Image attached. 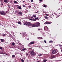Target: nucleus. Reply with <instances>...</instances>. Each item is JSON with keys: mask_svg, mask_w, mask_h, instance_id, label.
<instances>
[{"mask_svg": "<svg viewBox=\"0 0 62 62\" xmlns=\"http://www.w3.org/2000/svg\"><path fill=\"white\" fill-rule=\"evenodd\" d=\"M56 53V50H54L52 51V54H55Z\"/></svg>", "mask_w": 62, "mask_h": 62, "instance_id": "6", "label": "nucleus"}, {"mask_svg": "<svg viewBox=\"0 0 62 62\" xmlns=\"http://www.w3.org/2000/svg\"><path fill=\"white\" fill-rule=\"evenodd\" d=\"M39 19V17H37V18H35V20H37V19Z\"/></svg>", "mask_w": 62, "mask_h": 62, "instance_id": "21", "label": "nucleus"}, {"mask_svg": "<svg viewBox=\"0 0 62 62\" xmlns=\"http://www.w3.org/2000/svg\"><path fill=\"white\" fill-rule=\"evenodd\" d=\"M24 25H27V22L24 23Z\"/></svg>", "mask_w": 62, "mask_h": 62, "instance_id": "14", "label": "nucleus"}, {"mask_svg": "<svg viewBox=\"0 0 62 62\" xmlns=\"http://www.w3.org/2000/svg\"><path fill=\"white\" fill-rule=\"evenodd\" d=\"M62 52V50H61Z\"/></svg>", "mask_w": 62, "mask_h": 62, "instance_id": "53", "label": "nucleus"}, {"mask_svg": "<svg viewBox=\"0 0 62 62\" xmlns=\"http://www.w3.org/2000/svg\"><path fill=\"white\" fill-rule=\"evenodd\" d=\"M17 8H19L20 9H22V7L20 6H19V7H17Z\"/></svg>", "mask_w": 62, "mask_h": 62, "instance_id": "9", "label": "nucleus"}, {"mask_svg": "<svg viewBox=\"0 0 62 62\" xmlns=\"http://www.w3.org/2000/svg\"><path fill=\"white\" fill-rule=\"evenodd\" d=\"M59 46L60 47H62V46L61 45L59 44Z\"/></svg>", "mask_w": 62, "mask_h": 62, "instance_id": "22", "label": "nucleus"}, {"mask_svg": "<svg viewBox=\"0 0 62 62\" xmlns=\"http://www.w3.org/2000/svg\"><path fill=\"white\" fill-rule=\"evenodd\" d=\"M3 49V48L2 47H0V50H2Z\"/></svg>", "mask_w": 62, "mask_h": 62, "instance_id": "27", "label": "nucleus"}, {"mask_svg": "<svg viewBox=\"0 0 62 62\" xmlns=\"http://www.w3.org/2000/svg\"><path fill=\"white\" fill-rule=\"evenodd\" d=\"M51 23H52L51 22H48L47 21L46 22L44 23L45 24H51Z\"/></svg>", "mask_w": 62, "mask_h": 62, "instance_id": "4", "label": "nucleus"}, {"mask_svg": "<svg viewBox=\"0 0 62 62\" xmlns=\"http://www.w3.org/2000/svg\"><path fill=\"white\" fill-rule=\"evenodd\" d=\"M26 55H28V54H27V53L26 54Z\"/></svg>", "mask_w": 62, "mask_h": 62, "instance_id": "49", "label": "nucleus"}, {"mask_svg": "<svg viewBox=\"0 0 62 62\" xmlns=\"http://www.w3.org/2000/svg\"><path fill=\"white\" fill-rule=\"evenodd\" d=\"M25 50V48H23L22 49V50H23V51H24V50Z\"/></svg>", "mask_w": 62, "mask_h": 62, "instance_id": "33", "label": "nucleus"}, {"mask_svg": "<svg viewBox=\"0 0 62 62\" xmlns=\"http://www.w3.org/2000/svg\"><path fill=\"white\" fill-rule=\"evenodd\" d=\"M23 7H25V5H23Z\"/></svg>", "mask_w": 62, "mask_h": 62, "instance_id": "36", "label": "nucleus"}, {"mask_svg": "<svg viewBox=\"0 0 62 62\" xmlns=\"http://www.w3.org/2000/svg\"><path fill=\"white\" fill-rule=\"evenodd\" d=\"M17 12H18V11H16L15 12V13H16V14H17V15L18 14H16Z\"/></svg>", "mask_w": 62, "mask_h": 62, "instance_id": "30", "label": "nucleus"}, {"mask_svg": "<svg viewBox=\"0 0 62 62\" xmlns=\"http://www.w3.org/2000/svg\"><path fill=\"white\" fill-rule=\"evenodd\" d=\"M27 25L31 26L32 27H39L40 26V23L37 22L33 24H31L30 22H27Z\"/></svg>", "mask_w": 62, "mask_h": 62, "instance_id": "1", "label": "nucleus"}, {"mask_svg": "<svg viewBox=\"0 0 62 62\" xmlns=\"http://www.w3.org/2000/svg\"><path fill=\"white\" fill-rule=\"evenodd\" d=\"M45 15H46V16H48V15L47 14H46Z\"/></svg>", "mask_w": 62, "mask_h": 62, "instance_id": "41", "label": "nucleus"}, {"mask_svg": "<svg viewBox=\"0 0 62 62\" xmlns=\"http://www.w3.org/2000/svg\"><path fill=\"white\" fill-rule=\"evenodd\" d=\"M39 1H40V2H41V1H42V0H39Z\"/></svg>", "mask_w": 62, "mask_h": 62, "instance_id": "44", "label": "nucleus"}, {"mask_svg": "<svg viewBox=\"0 0 62 62\" xmlns=\"http://www.w3.org/2000/svg\"><path fill=\"white\" fill-rule=\"evenodd\" d=\"M31 2H33V0H31Z\"/></svg>", "mask_w": 62, "mask_h": 62, "instance_id": "39", "label": "nucleus"}, {"mask_svg": "<svg viewBox=\"0 0 62 62\" xmlns=\"http://www.w3.org/2000/svg\"><path fill=\"white\" fill-rule=\"evenodd\" d=\"M23 2H25V1H23Z\"/></svg>", "mask_w": 62, "mask_h": 62, "instance_id": "48", "label": "nucleus"}, {"mask_svg": "<svg viewBox=\"0 0 62 62\" xmlns=\"http://www.w3.org/2000/svg\"><path fill=\"white\" fill-rule=\"evenodd\" d=\"M0 14L2 15H6V13H5L4 11H0Z\"/></svg>", "mask_w": 62, "mask_h": 62, "instance_id": "3", "label": "nucleus"}, {"mask_svg": "<svg viewBox=\"0 0 62 62\" xmlns=\"http://www.w3.org/2000/svg\"><path fill=\"white\" fill-rule=\"evenodd\" d=\"M30 20H33V19H30Z\"/></svg>", "mask_w": 62, "mask_h": 62, "instance_id": "46", "label": "nucleus"}, {"mask_svg": "<svg viewBox=\"0 0 62 62\" xmlns=\"http://www.w3.org/2000/svg\"><path fill=\"white\" fill-rule=\"evenodd\" d=\"M14 3H15L16 4H17V2L16 1H14Z\"/></svg>", "mask_w": 62, "mask_h": 62, "instance_id": "23", "label": "nucleus"}, {"mask_svg": "<svg viewBox=\"0 0 62 62\" xmlns=\"http://www.w3.org/2000/svg\"><path fill=\"white\" fill-rule=\"evenodd\" d=\"M19 14H20V15H22L23 14V13L22 12L20 11L19 13H18Z\"/></svg>", "mask_w": 62, "mask_h": 62, "instance_id": "11", "label": "nucleus"}, {"mask_svg": "<svg viewBox=\"0 0 62 62\" xmlns=\"http://www.w3.org/2000/svg\"><path fill=\"white\" fill-rule=\"evenodd\" d=\"M1 42H4V39H1Z\"/></svg>", "mask_w": 62, "mask_h": 62, "instance_id": "18", "label": "nucleus"}, {"mask_svg": "<svg viewBox=\"0 0 62 62\" xmlns=\"http://www.w3.org/2000/svg\"><path fill=\"white\" fill-rule=\"evenodd\" d=\"M8 7L9 8H10V5H8Z\"/></svg>", "mask_w": 62, "mask_h": 62, "instance_id": "19", "label": "nucleus"}, {"mask_svg": "<svg viewBox=\"0 0 62 62\" xmlns=\"http://www.w3.org/2000/svg\"><path fill=\"white\" fill-rule=\"evenodd\" d=\"M4 1L5 3H7L8 2V0H4Z\"/></svg>", "mask_w": 62, "mask_h": 62, "instance_id": "8", "label": "nucleus"}, {"mask_svg": "<svg viewBox=\"0 0 62 62\" xmlns=\"http://www.w3.org/2000/svg\"><path fill=\"white\" fill-rule=\"evenodd\" d=\"M52 58H55V57H56V56L55 55H52Z\"/></svg>", "mask_w": 62, "mask_h": 62, "instance_id": "10", "label": "nucleus"}, {"mask_svg": "<svg viewBox=\"0 0 62 62\" xmlns=\"http://www.w3.org/2000/svg\"><path fill=\"white\" fill-rule=\"evenodd\" d=\"M4 26H3V25H1V27L2 29H4Z\"/></svg>", "mask_w": 62, "mask_h": 62, "instance_id": "13", "label": "nucleus"}, {"mask_svg": "<svg viewBox=\"0 0 62 62\" xmlns=\"http://www.w3.org/2000/svg\"><path fill=\"white\" fill-rule=\"evenodd\" d=\"M29 8H31V6H29Z\"/></svg>", "mask_w": 62, "mask_h": 62, "instance_id": "42", "label": "nucleus"}, {"mask_svg": "<svg viewBox=\"0 0 62 62\" xmlns=\"http://www.w3.org/2000/svg\"><path fill=\"white\" fill-rule=\"evenodd\" d=\"M44 30L45 31H48V28L47 26H45L44 28Z\"/></svg>", "mask_w": 62, "mask_h": 62, "instance_id": "5", "label": "nucleus"}, {"mask_svg": "<svg viewBox=\"0 0 62 62\" xmlns=\"http://www.w3.org/2000/svg\"><path fill=\"white\" fill-rule=\"evenodd\" d=\"M41 55H42V54H40L39 55V56H41Z\"/></svg>", "mask_w": 62, "mask_h": 62, "instance_id": "31", "label": "nucleus"}, {"mask_svg": "<svg viewBox=\"0 0 62 62\" xmlns=\"http://www.w3.org/2000/svg\"><path fill=\"white\" fill-rule=\"evenodd\" d=\"M39 39H43V38H42V37H39Z\"/></svg>", "mask_w": 62, "mask_h": 62, "instance_id": "29", "label": "nucleus"}, {"mask_svg": "<svg viewBox=\"0 0 62 62\" xmlns=\"http://www.w3.org/2000/svg\"><path fill=\"white\" fill-rule=\"evenodd\" d=\"M34 43V41H33L32 42H31L30 43H29V45H31L32 44H33Z\"/></svg>", "mask_w": 62, "mask_h": 62, "instance_id": "7", "label": "nucleus"}, {"mask_svg": "<svg viewBox=\"0 0 62 62\" xmlns=\"http://www.w3.org/2000/svg\"><path fill=\"white\" fill-rule=\"evenodd\" d=\"M43 61L44 62H46V61H47V60L46 59H45Z\"/></svg>", "mask_w": 62, "mask_h": 62, "instance_id": "17", "label": "nucleus"}, {"mask_svg": "<svg viewBox=\"0 0 62 62\" xmlns=\"http://www.w3.org/2000/svg\"><path fill=\"white\" fill-rule=\"evenodd\" d=\"M44 18L46 19H48V17L47 16H45L44 17Z\"/></svg>", "mask_w": 62, "mask_h": 62, "instance_id": "20", "label": "nucleus"}, {"mask_svg": "<svg viewBox=\"0 0 62 62\" xmlns=\"http://www.w3.org/2000/svg\"><path fill=\"white\" fill-rule=\"evenodd\" d=\"M12 45L13 46H14L15 45V43L14 42L12 43Z\"/></svg>", "mask_w": 62, "mask_h": 62, "instance_id": "16", "label": "nucleus"}, {"mask_svg": "<svg viewBox=\"0 0 62 62\" xmlns=\"http://www.w3.org/2000/svg\"><path fill=\"white\" fill-rule=\"evenodd\" d=\"M39 62V61H38V62Z\"/></svg>", "mask_w": 62, "mask_h": 62, "instance_id": "51", "label": "nucleus"}, {"mask_svg": "<svg viewBox=\"0 0 62 62\" xmlns=\"http://www.w3.org/2000/svg\"><path fill=\"white\" fill-rule=\"evenodd\" d=\"M44 41L45 43H46V40H45Z\"/></svg>", "mask_w": 62, "mask_h": 62, "instance_id": "38", "label": "nucleus"}, {"mask_svg": "<svg viewBox=\"0 0 62 62\" xmlns=\"http://www.w3.org/2000/svg\"><path fill=\"white\" fill-rule=\"evenodd\" d=\"M1 54H3V52H2V53Z\"/></svg>", "mask_w": 62, "mask_h": 62, "instance_id": "50", "label": "nucleus"}, {"mask_svg": "<svg viewBox=\"0 0 62 62\" xmlns=\"http://www.w3.org/2000/svg\"><path fill=\"white\" fill-rule=\"evenodd\" d=\"M46 6H47V5H44V7L45 8H46Z\"/></svg>", "mask_w": 62, "mask_h": 62, "instance_id": "25", "label": "nucleus"}, {"mask_svg": "<svg viewBox=\"0 0 62 62\" xmlns=\"http://www.w3.org/2000/svg\"><path fill=\"white\" fill-rule=\"evenodd\" d=\"M40 29H38V30H40Z\"/></svg>", "mask_w": 62, "mask_h": 62, "instance_id": "43", "label": "nucleus"}, {"mask_svg": "<svg viewBox=\"0 0 62 62\" xmlns=\"http://www.w3.org/2000/svg\"><path fill=\"white\" fill-rule=\"evenodd\" d=\"M15 55H12V58H14V57H15Z\"/></svg>", "mask_w": 62, "mask_h": 62, "instance_id": "12", "label": "nucleus"}, {"mask_svg": "<svg viewBox=\"0 0 62 62\" xmlns=\"http://www.w3.org/2000/svg\"><path fill=\"white\" fill-rule=\"evenodd\" d=\"M49 42H53V41H49Z\"/></svg>", "mask_w": 62, "mask_h": 62, "instance_id": "37", "label": "nucleus"}, {"mask_svg": "<svg viewBox=\"0 0 62 62\" xmlns=\"http://www.w3.org/2000/svg\"><path fill=\"white\" fill-rule=\"evenodd\" d=\"M30 54H31L32 55H35V53L33 51H31L30 52Z\"/></svg>", "mask_w": 62, "mask_h": 62, "instance_id": "2", "label": "nucleus"}, {"mask_svg": "<svg viewBox=\"0 0 62 62\" xmlns=\"http://www.w3.org/2000/svg\"><path fill=\"white\" fill-rule=\"evenodd\" d=\"M2 35H3L4 36H6V34H5L3 33L2 34Z\"/></svg>", "mask_w": 62, "mask_h": 62, "instance_id": "24", "label": "nucleus"}, {"mask_svg": "<svg viewBox=\"0 0 62 62\" xmlns=\"http://www.w3.org/2000/svg\"><path fill=\"white\" fill-rule=\"evenodd\" d=\"M21 61L22 62H24V60H23L22 59L21 60Z\"/></svg>", "mask_w": 62, "mask_h": 62, "instance_id": "26", "label": "nucleus"}, {"mask_svg": "<svg viewBox=\"0 0 62 62\" xmlns=\"http://www.w3.org/2000/svg\"><path fill=\"white\" fill-rule=\"evenodd\" d=\"M1 5H2V6H3V3L2 2H1Z\"/></svg>", "mask_w": 62, "mask_h": 62, "instance_id": "35", "label": "nucleus"}, {"mask_svg": "<svg viewBox=\"0 0 62 62\" xmlns=\"http://www.w3.org/2000/svg\"><path fill=\"white\" fill-rule=\"evenodd\" d=\"M56 18H57V17H59V16H56Z\"/></svg>", "mask_w": 62, "mask_h": 62, "instance_id": "34", "label": "nucleus"}, {"mask_svg": "<svg viewBox=\"0 0 62 62\" xmlns=\"http://www.w3.org/2000/svg\"><path fill=\"white\" fill-rule=\"evenodd\" d=\"M32 21H36V19H32Z\"/></svg>", "mask_w": 62, "mask_h": 62, "instance_id": "32", "label": "nucleus"}, {"mask_svg": "<svg viewBox=\"0 0 62 62\" xmlns=\"http://www.w3.org/2000/svg\"><path fill=\"white\" fill-rule=\"evenodd\" d=\"M33 17H37L35 15H33Z\"/></svg>", "mask_w": 62, "mask_h": 62, "instance_id": "15", "label": "nucleus"}, {"mask_svg": "<svg viewBox=\"0 0 62 62\" xmlns=\"http://www.w3.org/2000/svg\"><path fill=\"white\" fill-rule=\"evenodd\" d=\"M31 18H33V17L32 16L31 17Z\"/></svg>", "mask_w": 62, "mask_h": 62, "instance_id": "47", "label": "nucleus"}, {"mask_svg": "<svg viewBox=\"0 0 62 62\" xmlns=\"http://www.w3.org/2000/svg\"><path fill=\"white\" fill-rule=\"evenodd\" d=\"M18 24H21V22H18Z\"/></svg>", "mask_w": 62, "mask_h": 62, "instance_id": "28", "label": "nucleus"}, {"mask_svg": "<svg viewBox=\"0 0 62 62\" xmlns=\"http://www.w3.org/2000/svg\"><path fill=\"white\" fill-rule=\"evenodd\" d=\"M28 40H29V39H28Z\"/></svg>", "mask_w": 62, "mask_h": 62, "instance_id": "54", "label": "nucleus"}, {"mask_svg": "<svg viewBox=\"0 0 62 62\" xmlns=\"http://www.w3.org/2000/svg\"><path fill=\"white\" fill-rule=\"evenodd\" d=\"M58 54V55H59V54Z\"/></svg>", "mask_w": 62, "mask_h": 62, "instance_id": "52", "label": "nucleus"}, {"mask_svg": "<svg viewBox=\"0 0 62 62\" xmlns=\"http://www.w3.org/2000/svg\"><path fill=\"white\" fill-rule=\"evenodd\" d=\"M8 11H7L5 12L6 13H8Z\"/></svg>", "mask_w": 62, "mask_h": 62, "instance_id": "40", "label": "nucleus"}, {"mask_svg": "<svg viewBox=\"0 0 62 62\" xmlns=\"http://www.w3.org/2000/svg\"><path fill=\"white\" fill-rule=\"evenodd\" d=\"M36 13H38V12H36Z\"/></svg>", "mask_w": 62, "mask_h": 62, "instance_id": "45", "label": "nucleus"}]
</instances>
